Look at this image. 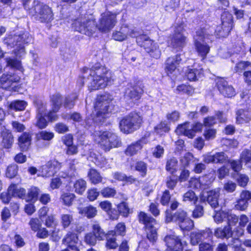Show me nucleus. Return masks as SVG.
Masks as SVG:
<instances>
[{
    "instance_id": "f257e3e1",
    "label": "nucleus",
    "mask_w": 251,
    "mask_h": 251,
    "mask_svg": "<svg viewBox=\"0 0 251 251\" xmlns=\"http://www.w3.org/2000/svg\"><path fill=\"white\" fill-rule=\"evenodd\" d=\"M82 77L78 80L77 83L82 86L85 77H87L90 81L89 87L92 90L103 88L113 81L112 73L105 67L98 64L91 69H84Z\"/></svg>"
},
{
    "instance_id": "f03ea898",
    "label": "nucleus",
    "mask_w": 251,
    "mask_h": 251,
    "mask_svg": "<svg viewBox=\"0 0 251 251\" xmlns=\"http://www.w3.org/2000/svg\"><path fill=\"white\" fill-rule=\"evenodd\" d=\"M127 33H126L127 37H136L137 43L141 47L144 48L146 51L152 57L158 59L161 56V51L158 45L151 40L145 35H139V32L135 28H129L128 26Z\"/></svg>"
},
{
    "instance_id": "7ed1b4c3",
    "label": "nucleus",
    "mask_w": 251,
    "mask_h": 251,
    "mask_svg": "<svg viewBox=\"0 0 251 251\" xmlns=\"http://www.w3.org/2000/svg\"><path fill=\"white\" fill-rule=\"evenodd\" d=\"M113 97L108 94L98 96L94 107V111L91 116L92 120L95 122H100L106 115L111 112L110 102Z\"/></svg>"
},
{
    "instance_id": "20e7f679",
    "label": "nucleus",
    "mask_w": 251,
    "mask_h": 251,
    "mask_svg": "<svg viewBox=\"0 0 251 251\" xmlns=\"http://www.w3.org/2000/svg\"><path fill=\"white\" fill-rule=\"evenodd\" d=\"M29 12L35 20L41 23H49L53 19L51 8L38 1L33 2L32 7L29 9Z\"/></svg>"
},
{
    "instance_id": "39448f33",
    "label": "nucleus",
    "mask_w": 251,
    "mask_h": 251,
    "mask_svg": "<svg viewBox=\"0 0 251 251\" xmlns=\"http://www.w3.org/2000/svg\"><path fill=\"white\" fill-rule=\"evenodd\" d=\"M142 123L143 118L139 113L131 112L121 121L120 129L125 133H130L138 129Z\"/></svg>"
},
{
    "instance_id": "423d86ee",
    "label": "nucleus",
    "mask_w": 251,
    "mask_h": 251,
    "mask_svg": "<svg viewBox=\"0 0 251 251\" xmlns=\"http://www.w3.org/2000/svg\"><path fill=\"white\" fill-rule=\"evenodd\" d=\"M94 140L105 151H109L112 148L118 147L121 145L117 136L108 131L96 133Z\"/></svg>"
},
{
    "instance_id": "0eeeda50",
    "label": "nucleus",
    "mask_w": 251,
    "mask_h": 251,
    "mask_svg": "<svg viewBox=\"0 0 251 251\" xmlns=\"http://www.w3.org/2000/svg\"><path fill=\"white\" fill-rule=\"evenodd\" d=\"M212 31H208L203 28L198 30L194 37L195 47L199 55L204 59L210 50V47L206 42V39L212 35Z\"/></svg>"
},
{
    "instance_id": "6e6552de",
    "label": "nucleus",
    "mask_w": 251,
    "mask_h": 251,
    "mask_svg": "<svg viewBox=\"0 0 251 251\" xmlns=\"http://www.w3.org/2000/svg\"><path fill=\"white\" fill-rule=\"evenodd\" d=\"M139 220L146 226V230L148 239L151 242H155L157 239V225L156 221L146 213L141 212L139 214Z\"/></svg>"
},
{
    "instance_id": "1a4fd4ad",
    "label": "nucleus",
    "mask_w": 251,
    "mask_h": 251,
    "mask_svg": "<svg viewBox=\"0 0 251 251\" xmlns=\"http://www.w3.org/2000/svg\"><path fill=\"white\" fill-rule=\"evenodd\" d=\"M16 40L15 44L13 43V46L15 47V53L17 56L21 57L25 54V48L24 44L29 43L32 41V37L28 33H24L22 35H14L13 37H9L4 40L5 43L11 44L12 39Z\"/></svg>"
},
{
    "instance_id": "9d476101",
    "label": "nucleus",
    "mask_w": 251,
    "mask_h": 251,
    "mask_svg": "<svg viewBox=\"0 0 251 251\" xmlns=\"http://www.w3.org/2000/svg\"><path fill=\"white\" fill-rule=\"evenodd\" d=\"M182 61L181 54H178L167 58L165 70L167 75L171 77H175L178 73V67Z\"/></svg>"
},
{
    "instance_id": "9b49d317",
    "label": "nucleus",
    "mask_w": 251,
    "mask_h": 251,
    "mask_svg": "<svg viewBox=\"0 0 251 251\" xmlns=\"http://www.w3.org/2000/svg\"><path fill=\"white\" fill-rule=\"evenodd\" d=\"M116 23V15L110 12L103 13L98 25L99 29L103 32L109 31L115 26Z\"/></svg>"
},
{
    "instance_id": "f8f14e48",
    "label": "nucleus",
    "mask_w": 251,
    "mask_h": 251,
    "mask_svg": "<svg viewBox=\"0 0 251 251\" xmlns=\"http://www.w3.org/2000/svg\"><path fill=\"white\" fill-rule=\"evenodd\" d=\"M63 97L57 93L53 95L50 97L51 109L48 112V117L49 121H55L57 119L56 113L60 109L63 102Z\"/></svg>"
},
{
    "instance_id": "ddd939ff",
    "label": "nucleus",
    "mask_w": 251,
    "mask_h": 251,
    "mask_svg": "<svg viewBox=\"0 0 251 251\" xmlns=\"http://www.w3.org/2000/svg\"><path fill=\"white\" fill-rule=\"evenodd\" d=\"M222 30H220V27H217L215 32L217 35L224 37L228 34L232 27L233 19L232 15L228 12H224L221 16Z\"/></svg>"
},
{
    "instance_id": "4468645a",
    "label": "nucleus",
    "mask_w": 251,
    "mask_h": 251,
    "mask_svg": "<svg viewBox=\"0 0 251 251\" xmlns=\"http://www.w3.org/2000/svg\"><path fill=\"white\" fill-rule=\"evenodd\" d=\"M94 25L93 21L80 18L75 21L73 24V27L75 30L89 36L92 33V25Z\"/></svg>"
},
{
    "instance_id": "2eb2a0df",
    "label": "nucleus",
    "mask_w": 251,
    "mask_h": 251,
    "mask_svg": "<svg viewBox=\"0 0 251 251\" xmlns=\"http://www.w3.org/2000/svg\"><path fill=\"white\" fill-rule=\"evenodd\" d=\"M61 168V164L57 160H53L49 161L43 165L40 170L39 176L43 177H50L54 175Z\"/></svg>"
},
{
    "instance_id": "dca6fc26",
    "label": "nucleus",
    "mask_w": 251,
    "mask_h": 251,
    "mask_svg": "<svg viewBox=\"0 0 251 251\" xmlns=\"http://www.w3.org/2000/svg\"><path fill=\"white\" fill-rule=\"evenodd\" d=\"M166 245L170 251H181L183 244L178 236L174 234L167 235L164 239Z\"/></svg>"
},
{
    "instance_id": "f3484780",
    "label": "nucleus",
    "mask_w": 251,
    "mask_h": 251,
    "mask_svg": "<svg viewBox=\"0 0 251 251\" xmlns=\"http://www.w3.org/2000/svg\"><path fill=\"white\" fill-rule=\"evenodd\" d=\"M212 237V232L209 229L198 230L190 233V242L192 245H196L204 239L211 240Z\"/></svg>"
},
{
    "instance_id": "a211bd4d",
    "label": "nucleus",
    "mask_w": 251,
    "mask_h": 251,
    "mask_svg": "<svg viewBox=\"0 0 251 251\" xmlns=\"http://www.w3.org/2000/svg\"><path fill=\"white\" fill-rule=\"evenodd\" d=\"M37 115L36 126L40 128H44L47 126V121L45 116L48 117L46 104L42 101H39L37 104Z\"/></svg>"
},
{
    "instance_id": "6ab92c4d",
    "label": "nucleus",
    "mask_w": 251,
    "mask_h": 251,
    "mask_svg": "<svg viewBox=\"0 0 251 251\" xmlns=\"http://www.w3.org/2000/svg\"><path fill=\"white\" fill-rule=\"evenodd\" d=\"M203 161L207 164L210 163L223 164L228 161V156L224 152H219L213 155L210 153L203 155Z\"/></svg>"
},
{
    "instance_id": "aec40b11",
    "label": "nucleus",
    "mask_w": 251,
    "mask_h": 251,
    "mask_svg": "<svg viewBox=\"0 0 251 251\" xmlns=\"http://www.w3.org/2000/svg\"><path fill=\"white\" fill-rule=\"evenodd\" d=\"M183 26H179L175 30V34L172 39L171 45L174 48L180 50L183 48L186 43V37L182 34Z\"/></svg>"
},
{
    "instance_id": "412c9836",
    "label": "nucleus",
    "mask_w": 251,
    "mask_h": 251,
    "mask_svg": "<svg viewBox=\"0 0 251 251\" xmlns=\"http://www.w3.org/2000/svg\"><path fill=\"white\" fill-rule=\"evenodd\" d=\"M216 84L218 90L225 97L230 98L235 95V91L233 87L228 85L224 78H217Z\"/></svg>"
},
{
    "instance_id": "4be33fe9",
    "label": "nucleus",
    "mask_w": 251,
    "mask_h": 251,
    "mask_svg": "<svg viewBox=\"0 0 251 251\" xmlns=\"http://www.w3.org/2000/svg\"><path fill=\"white\" fill-rule=\"evenodd\" d=\"M126 90L125 95L131 99L135 100L139 99L143 93V89L141 84L132 85L129 83Z\"/></svg>"
},
{
    "instance_id": "5701e85b",
    "label": "nucleus",
    "mask_w": 251,
    "mask_h": 251,
    "mask_svg": "<svg viewBox=\"0 0 251 251\" xmlns=\"http://www.w3.org/2000/svg\"><path fill=\"white\" fill-rule=\"evenodd\" d=\"M20 80V77L15 75H3L0 77V83L1 87L3 89H13L16 84Z\"/></svg>"
},
{
    "instance_id": "b1692460",
    "label": "nucleus",
    "mask_w": 251,
    "mask_h": 251,
    "mask_svg": "<svg viewBox=\"0 0 251 251\" xmlns=\"http://www.w3.org/2000/svg\"><path fill=\"white\" fill-rule=\"evenodd\" d=\"M148 141L146 138H142L140 140L128 145L125 151L127 156H132L136 154L142 148L144 144H147Z\"/></svg>"
},
{
    "instance_id": "393cba45",
    "label": "nucleus",
    "mask_w": 251,
    "mask_h": 251,
    "mask_svg": "<svg viewBox=\"0 0 251 251\" xmlns=\"http://www.w3.org/2000/svg\"><path fill=\"white\" fill-rule=\"evenodd\" d=\"M219 191L212 190L207 192L205 195L203 194L201 197V201H207L212 208H216L218 205V198Z\"/></svg>"
},
{
    "instance_id": "a878e982",
    "label": "nucleus",
    "mask_w": 251,
    "mask_h": 251,
    "mask_svg": "<svg viewBox=\"0 0 251 251\" xmlns=\"http://www.w3.org/2000/svg\"><path fill=\"white\" fill-rule=\"evenodd\" d=\"M251 199V193L243 191L240 195V198L237 201L234 207L237 210H245L248 207V201Z\"/></svg>"
},
{
    "instance_id": "bb28decb",
    "label": "nucleus",
    "mask_w": 251,
    "mask_h": 251,
    "mask_svg": "<svg viewBox=\"0 0 251 251\" xmlns=\"http://www.w3.org/2000/svg\"><path fill=\"white\" fill-rule=\"evenodd\" d=\"M251 121V115L248 110L240 109L236 112V123L237 124H248Z\"/></svg>"
},
{
    "instance_id": "cd10ccee",
    "label": "nucleus",
    "mask_w": 251,
    "mask_h": 251,
    "mask_svg": "<svg viewBox=\"0 0 251 251\" xmlns=\"http://www.w3.org/2000/svg\"><path fill=\"white\" fill-rule=\"evenodd\" d=\"M176 132L178 135H184L190 138L194 137V132L192 130V125L188 122L178 125L176 129Z\"/></svg>"
},
{
    "instance_id": "c85d7f7f",
    "label": "nucleus",
    "mask_w": 251,
    "mask_h": 251,
    "mask_svg": "<svg viewBox=\"0 0 251 251\" xmlns=\"http://www.w3.org/2000/svg\"><path fill=\"white\" fill-rule=\"evenodd\" d=\"M31 134L29 132L23 133L18 138V145L23 151H26L31 144Z\"/></svg>"
},
{
    "instance_id": "c756f323",
    "label": "nucleus",
    "mask_w": 251,
    "mask_h": 251,
    "mask_svg": "<svg viewBox=\"0 0 251 251\" xmlns=\"http://www.w3.org/2000/svg\"><path fill=\"white\" fill-rule=\"evenodd\" d=\"M78 237L76 234L69 231L62 240V243L68 246V248L77 247Z\"/></svg>"
},
{
    "instance_id": "7c9ffc66",
    "label": "nucleus",
    "mask_w": 251,
    "mask_h": 251,
    "mask_svg": "<svg viewBox=\"0 0 251 251\" xmlns=\"http://www.w3.org/2000/svg\"><path fill=\"white\" fill-rule=\"evenodd\" d=\"M78 210L79 214L89 219L95 217L97 213L96 208L92 205L85 207H78Z\"/></svg>"
},
{
    "instance_id": "2f4dec72",
    "label": "nucleus",
    "mask_w": 251,
    "mask_h": 251,
    "mask_svg": "<svg viewBox=\"0 0 251 251\" xmlns=\"http://www.w3.org/2000/svg\"><path fill=\"white\" fill-rule=\"evenodd\" d=\"M1 137L2 138L1 144L3 147L6 149L10 148L13 143L12 133L8 130H5L2 131Z\"/></svg>"
},
{
    "instance_id": "473e14b6",
    "label": "nucleus",
    "mask_w": 251,
    "mask_h": 251,
    "mask_svg": "<svg viewBox=\"0 0 251 251\" xmlns=\"http://www.w3.org/2000/svg\"><path fill=\"white\" fill-rule=\"evenodd\" d=\"M186 76L190 81H195L203 75V70L200 69H188L186 73Z\"/></svg>"
},
{
    "instance_id": "72a5a7b5",
    "label": "nucleus",
    "mask_w": 251,
    "mask_h": 251,
    "mask_svg": "<svg viewBox=\"0 0 251 251\" xmlns=\"http://www.w3.org/2000/svg\"><path fill=\"white\" fill-rule=\"evenodd\" d=\"M178 169V160L175 157H171L167 159L166 164V170L170 173L173 174Z\"/></svg>"
},
{
    "instance_id": "f704fd0d",
    "label": "nucleus",
    "mask_w": 251,
    "mask_h": 251,
    "mask_svg": "<svg viewBox=\"0 0 251 251\" xmlns=\"http://www.w3.org/2000/svg\"><path fill=\"white\" fill-rule=\"evenodd\" d=\"M9 194L12 197L22 198L25 194V190L24 188H18L15 184L11 185L8 188Z\"/></svg>"
},
{
    "instance_id": "c9c22d12",
    "label": "nucleus",
    "mask_w": 251,
    "mask_h": 251,
    "mask_svg": "<svg viewBox=\"0 0 251 251\" xmlns=\"http://www.w3.org/2000/svg\"><path fill=\"white\" fill-rule=\"evenodd\" d=\"M234 232L231 231V228L225 226L224 228H217L215 231V235L218 238H229L233 235Z\"/></svg>"
},
{
    "instance_id": "e433bc0d",
    "label": "nucleus",
    "mask_w": 251,
    "mask_h": 251,
    "mask_svg": "<svg viewBox=\"0 0 251 251\" xmlns=\"http://www.w3.org/2000/svg\"><path fill=\"white\" fill-rule=\"evenodd\" d=\"M87 187L86 181L82 179H78L74 184V189L75 192L79 195H82Z\"/></svg>"
},
{
    "instance_id": "4c0bfd02",
    "label": "nucleus",
    "mask_w": 251,
    "mask_h": 251,
    "mask_svg": "<svg viewBox=\"0 0 251 251\" xmlns=\"http://www.w3.org/2000/svg\"><path fill=\"white\" fill-rule=\"evenodd\" d=\"M198 200V198L196 194L192 190H189L183 195V201L191 203L192 204H196Z\"/></svg>"
},
{
    "instance_id": "58836bf2",
    "label": "nucleus",
    "mask_w": 251,
    "mask_h": 251,
    "mask_svg": "<svg viewBox=\"0 0 251 251\" xmlns=\"http://www.w3.org/2000/svg\"><path fill=\"white\" fill-rule=\"evenodd\" d=\"M88 176L90 182L94 184L99 183L102 181L101 176L95 169H90L88 172Z\"/></svg>"
},
{
    "instance_id": "ea45409f",
    "label": "nucleus",
    "mask_w": 251,
    "mask_h": 251,
    "mask_svg": "<svg viewBox=\"0 0 251 251\" xmlns=\"http://www.w3.org/2000/svg\"><path fill=\"white\" fill-rule=\"evenodd\" d=\"M92 233L98 240H103L106 237V234L98 224H94L92 226Z\"/></svg>"
},
{
    "instance_id": "a19ab883",
    "label": "nucleus",
    "mask_w": 251,
    "mask_h": 251,
    "mask_svg": "<svg viewBox=\"0 0 251 251\" xmlns=\"http://www.w3.org/2000/svg\"><path fill=\"white\" fill-rule=\"evenodd\" d=\"M128 26H125L121 28L120 31H115L113 33V38L115 40L118 41H122L127 38V35L126 33H127Z\"/></svg>"
},
{
    "instance_id": "79ce46f5",
    "label": "nucleus",
    "mask_w": 251,
    "mask_h": 251,
    "mask_svg": "<svg viewBox=\"0 0 251 251\" xmlns=\"http://www.w3.org/2000/svg\"><path fill=\"white\" fill-rule=\"evenodd\" d=\"M27 103L24 100H15L11 102L9 105L10 109L15 111H22L25 110Z\"/></svg>"
},
{
    "instance_id": "37998d69",
    "label": "nucleus",
    "mask_w": 251,
    "mask_h": 251,
    "mask_svg": "<svg viewBox=\"0 0 251 251\" xmlns=\"http://www.w3.org/2000/svg\"><path fill=\"white\" fill-rule=\"evenodd\" d=\"M74 221L73 216L69 214H63L60 217L61 226L64 228L68 227Z\"/></svg>"
},
{
    "instance_id": "c03bdc74",
    "label": "nucleus",
    "mask_w": 251,
    "mask_h": 251,
    "mask_svg": "<svg viewBox=\"0 0 251 251\" xmlns=\"http://www.w3.org/2000/svg\"><path fill=\"white\" fill-rule=\"evenodd\" d=\"M75 198V195L69 192L63 193L60 197L64 204L67 206H70Z\"/></svg>"
},
{
    "instance_id": "a18cd8bd",
    "label": "nucleus",
    "mask_w": 251,
    "mask_h": 251,
    "mask_svg": "<svg viewBox=\"0 0 251 251\" xmlns=\"http://www.w3.org/2000/svg\"><path fill=\"white\" fill-rule=\"evenodd\" d=\"M188 218L186 213L183 210L177 211L173 216L174 221L178 223L179 225L180 223L183 222L186 219Z\"/></svg>"
},
{
    "instance_id": "49530a36",
    "label": "nucleus",
    "mask_w": 251,
    "mask_h": 251,
    "mask_svg": "<svg viewBox=\"0 0 251 251\" xmlns=\"http://www.w3.org/2000/svg\"><path fill=\"white\" fill-rule=\"evenodd\" d=\"M251 69V63L249 61H240L236 64L235 71L237 73H242L243 71Z\"/></svg>"
},
{
    "instance_id": "de8ad7c7",
    "label": "nucleus",
    "mask_w": 251,
    "mask_h": 251,
    "mask_svg": "<svg viewBox=\"0 0 251 251\" xmlns=\"http://www.w3.org/2000/svg\"><path fill=\"white\" fill-rule=\"evenodd\" d=\"M40 192V189L35 186H32L29 189L27 194L28 200L36 201L37 200V197Z\"/></svg>"
},
{
    "instance_id": "09e8293b",
    "label": "nucleus",
    "mask_w": 251,
    "mask_h": 251,
    "mask_svg": "<svg viewBox=\"0 0 251 251\" xmlns=\"http://www.w3.org/2000/svg\"><path fill=\"white\" fill-rule=\"evenodd\" d=\"M54 137V134L52 132H48L47 131H42L36 134V137L37 140H44L50 141Z\"/></svg>"
},
{
    "instance_id": "8fccbe9b",
    "label": "nucleus",
    "mask_w": 251,
    "mask_h": 251,
    "mask_svg": "<svg viewBox=\"0 0 251 251\" xmlns=\"http://www.w3.org/2000/svg\"><path fill=\"white\" fill-rule=\"evenodd\" d=\"M228 223V226L226 227L231 228L232 231V226H235L239 221V218L235 215L231 213L230 211H227L226 218Z\"/></svg>"
},
{
    "instance_id": "3c124183",
    "label": "nucleus",
    "mask_w": 251,
    "mask_h": 251,
    "mask_svg": "<svg viewBox=\"0 0 251 251\" xmlns=\"http://www.w3.org/2000/svg\"><path fill=\"white\" fill-rule=\"evenodd\" d=\"M114 231L109 232L106 237L107 242L106 246L109 249H115L118 246V244L116 242V238L114 237H110L111 235H113Z\"/></svg>"
},
{
    "instance_id": "603ef678",
    "label": "nucleus",
    "mask_w": 251,
    "mask_h": 251,
    "mask_svg": "<svg viewBox=\"0 0 251 251\" xmlns=\"http://www.w3.org/2000/svg\"><path fill=\"white\" fill-rule=\"evenodd\" d=\"M100 193L104 198H109L114 197L117 192L115 189L107 187L102 189Z\"/></svg>"
},
{
    "instance_id": "864d4df0",
    "label": "nucleus",
    "mask_w": 251,
    "mask_h": 251,
    "mask_svg": "<svg viewBox=\"0 0 251 251\" xmlns=\"http://www.w3.org/2000/svg\"><path fill=\"white\" fill-rule=\"evenodd\" d=\"M194 222L190 218L186 219L183 222L180 223L179 225L181 229L183 231H189L194 227Z\"/></svg>"
},
{
    "instance_id": "5fc2aeb1",
    "label": "nucleus",
    "mask_w": 251,
    "mask_h": 251,
    "mask_svg": "<svg viewBox=\"0 0 251 251\" xmlns=\"http://www.w3.org/2000/svg\"><path fill=\"white\" fill-rule=\"evenodd\" d=\"M135 170L139 172L141 176H145L147 173V164L143 161H139L136 163Z\"/></svg>"
},
{
    "instance_id": "6e6d98bb",
    "label": "nucleus",
    "mask_w": 251,
    "mask_h": 251,
    "mask_svg": "<svg viewBox=\"0 0 251 251\" xmlns=\"http://www.w3.org/2000/svg\"><path fill=\"white\" fill-rule=\"evenodd\" d=\"M77 97L75 94L66 97L64 101V106L70 109L73 108L75 105V101L77 99Z\"/></svg>"
},
{
    "instance_id": "4d7b16f0",
    "label": "nucleus",
    "mask_w": 251,
    "mask_h": 251,
    "mask_svg": "<svg viewBox=\"0 0 251 251\" xmlns=\"http://www.w3.org/2000/svg\"><path fill=\"white\" fill-rule=\"evenodd\" d=\"M200 178H192L189 181V186L196 189H204V185Z\"/></svg>"
},
{
    "instance_id": "13d9d810",
    "label": "nucleus",
    "mask_w": 251,
    "mask_h": 251,
    "mask_svg": "<svg viewBox=\"0 0 251 251\" xmlns=\"http://www.w3.org/2000/svg\"><path fill=\"white\" fill-rule=\"evenodd\" d=\"M18 172L17 165L14 164L9 166L6 170V176L10 178H13L15 176Z\"/></svg>"
},
{
    "instance_id": "bf43d9fd",
    "label": "nucleus",
    "mask_w": 251,
    "mask_h": 251,
    "mask_svg": "<svg viewBox=\"0 0 251 251\" xmlns=\"http://www.w3.org/2000/svg\"><path fill=\"white\" fill-rule=\"evenodd\" d=\"M227 211L220 210L216 212L213 218L215 222L217 223H222L224 219L226 218Z\"/></svg>"
},
{
    "instance_id": "052dcab7",
    "label": "nucleus",
    "mask_w": 251,
    "mask_h": 251,
    "mask_svg": "<svg viewBox=\"0 0 251 251\" xmlns=\"http://www.w3.org/2000/svg\"><path fill=\"white\" fill-rule=\"evenodd\" d=\"M216 133L217 131L216 129L213 128H209L204 130L203 136L206 140H212L215 138Z\"/></svg>"
},
{
    "instance_id": "680f3d73",
    "label": "nucleus",
    "mask_w": 251,
    "mask_h": 251,
    "mask_svg": "<svg viewBox=\"0 0 251 251\" xmlns=\"http://www.w3.org/2000/svg\"><path fill=\"white\" fill-rule=\"evenodd\" d=\"M118 209L120 213L124 217H127L130 212V209L127 204L125 202H122L118 206Z\"/></svg>"
},
{
    "instance_id": "e2e57ef3",
    "label": "nucleus",
    "mask_w": 251,
    "mask_h": 251,
    "mask_svg": "<svg viewBox=\"0 0 251 251\" xmlns=\"http://www.w3.org/2000/svg\"><path fill=\"white\" fill-rule=\"evenodd\" d=\"M176 90L178 92H182L187 95H192L194 93V89L191 86L184 84L178 86Z\"/></svg>"
},
{
    "instance_id": "0e129e2a",
    "label": "nucleus",
    "mask_w": 251,
    "mask_h": 251,
    "mask_svg": "<svg viewBox=\"0 0 251 251\" xmlns=\"http://www.w3.org/2000/svg\"><path fill=\"white\" fill-rule=\"evenodd\" d=\"M241 161L248 164L251 162V151L246 150L242 151L240 156Z\"/></svg>"
},
{
    "instance_id": "69168bd1",
    "label": "nucleus",
    "mask_w": 251,
    "mask_h": 251,
    "mask_svg": "<svg viewBox=\"0 0 251 251\" xmlns=\"http://www.w3.org/2000/svg\"><path fill=\"white\" fill-rule=\"evenodd\" d=\"M193 156L192 153L190 152L186 153L180 159L181 164L183 167H187L189 165L190 161L192 160Z\"/></svg>"
},
{
    "instance_id": "338daca9",
    "label": "nucleus",
    "mask_w": 251,
    "mask_h": 251,
    "mask_svg": "<svg viewBox=\"0 0 251 251\" xmlns=\"http://www.w3.org/2000/svg\"><path fill=\"white\" fill-rule=\"evenodd\" d=\"M29 225L31 229L34 231L39 230L41 226V224L37 218H31L29 222Z\"/></svg>"
},
{
    "instance_id": "774afa93",
    "label": "nucleus",
    "mask_w": 251,
    "mask_h": 251,
    "mask_svg": "<svg viewBox=\"0 0 251 251\" xmlns=\"http://www.w3.org/2000/svg\"><path fill=\"white\" fill-rule=\"evenodd\" d=\"M154 129L157 133L162 134L163 132L168 131L170 128L165 122H161L155 127Z\"/></svg>"
}]
</instances>
